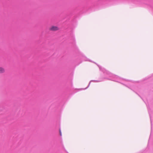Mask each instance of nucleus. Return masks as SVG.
I'll use <instances>...</instances> for the list:
<instances>
[{"label":"nucleus","mask_w":153,"mask_h":153,"mask_svg":"<svg viewBox=\"0 0 153 153\" xmlns=\"http://www.w3.org/2000/svg\"><path fill=\"white\" fill-rule=\"evenodd\" d=\"M59 27L56 26H52L49 28V30L51 31H56L59 30Z\"/></svg>","instance_id":"f257e3e1"},{"label":"nucleus","mask_w":153,"mask_h":153,"mask_svg":"<svg viewBox=\"0 0 153 153\" xmlns=\"http://www.w3.org/2000/svg\"><path fill=\"white\" fill-rule=\"evenodd\" d=\"M5 71V69L3 68L0 67V74L4 73Z\"/></svg>","instance_id":"f03ea898"},{"label":"nucleus","mask_w":153,"mask_h":153,"mask_svg":"<svg viewBox=\"0 0 153 153\" xmlns=\"http://www.w3.org/2000/svg\"><path fill=\"white\" fill-rule=\"evenodd\" d=\"M59 133H60V135L61 136L62 134V133H61V131L60 130H59Z\"/></svg>","instance_id":"7ed1b4c3"}]
</instances>
